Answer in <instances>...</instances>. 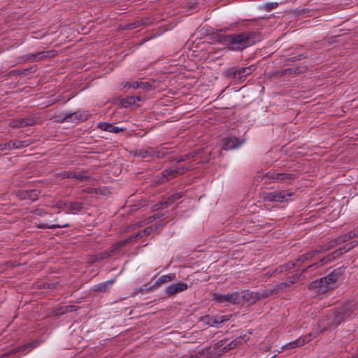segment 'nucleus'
<instances>
[{"label": "nucleus", "instance_id": "1", "mask_svg": "<svg viewBox=\"0 0 358 358\" xmlns=\"http://www.w3.org/2000/svg\"><path fill=\"white\" fill-rule=\"evenodd\" d=\"M259 40V34L253 31L239 34L220 36L218 38V41L229 50H243L255 44Z\"/></svg>", "mask_w": 358, "mask_h": 358}, {"label": "nucleus", "instance_id": "2", "mask_svg": "<svg viewBox=\"0 0 358 358\" xmlns=\"http://www.w3.org/2000/svg\"><path fill=\"white\" fill-rule=\"evenodd\" d=\"M342 269L341 268L335 269L327 276L323 278H320V280L318 281H315L314 282V287H318L320 288V291L323 292L332 289L334 286V284L338 280V279L342 275Z\"/></svg>", "mask_w": 358, "mask_h": 358}, {"label": "nucleus", "instance_id": "3", "mask_svg": "<svg viewBox=\"0 0 358 358\" xmlns=\"http://www.w3.org/2000/svg\"><path fill=\"white\" fill-rule=\"evenodd\" d=\"M352 310L348 306L343 307L336 310L333 315L327 317L329 326H338L341 322L352 318Z\"/></svg>", "mask_w": 358, "mask_h": 358}, {"label": "nucleus", "instance_id": "4", "mask_svg": "<svg viewBox=\"0 0 358 358\" xmlns=\"http://www.w3.org/2000/svg\"><path fill=\"white\" fill-rule=\"evenodd\" d=\"M275 292V289H266L261 292H253L248 290L239 292L241 294V301L245 300L249 303H255L257 301L267 298Z\"/></svg>", "mask_w": 358, "mask_h": 358}, {"label": "nucleus", "instance_id": "5", "mask_svg": "<svg viewBox=\"0 0 358 358\" xmlns=\"http://www.w3.org/2000/svg\"><path fill=\"white\" fill-rule=\"evenodd\" d=\"M266 180H271L273 182H288L296 178V176L291 173H277L269 171L264 176Z\"/></svg>", "mask_w": 358, "mask_h": 358}, {"label": "nucleus", "instance_id": "6", "mask_svg": "<svg viewBox=\"0 0 358 358\" xmlns=\"http://www.w3.org/2000/svg\"><path fill=\"white\" fill-rule=\"evenodd\" d=\"M214 299L220 303L237 304L241 303V294L239 292L227 293L226 294H215Z\"/></svg>", "mask_w": 358, "mask_h": 358}, {"label": "nucleus", "instance_id": "7", "mask_svg": "<svg viewBox=\"0 0 358 358\" xmlns=\"http://www.w3.org/2000/svg\"><path fill=\"white\" fill-rule=\"evenodd\" d=\"M319 333L317 331H313L310 332L308 336H306L305 338H299L296 339V341H292L290 343H288L283 345L282 347V349H291L294 348L296 347H300L305 343L309 342L311 341L312 338H315L318 336Z\"/></svg>", "mask_w": 358, "mask_h": 358}, {"label": "nucleus", "instance_id": "8", "mask_svg": "<svg viewBox=\"0 0 358 358\" xmlns=\"http://www.w3.org/2000/svg\"><path fill=\"white\" fill-rule=\"evenodd\" d=\"M189 285L185 282H176L167 286L165 289V295L167 297L173 296L178 293L185 291L188 289Z\"/></svg>", "mask_w": 358, "mask_h": 358}, {"label": "nucleus", "instance_id": "9", "mask_svg": "<svg viewBox=\"0 0 358 358\" xmlns=\"http://www.w3.org/2000/svg\"><path fill=\"white\" fill-rule=\"evenodd\" d=\"M187 169L188 168H185V166L166 169L162 172V176L165 178L166 180H169L177 177L179 175L185 173Z\"/></svg>", "mask_w": 358, "mask_h": 358}, {"label": "nucleus", "instance_id": "10", "mask_svg": "<svg viewBox=\"0 0 358 358\" xmlns=\"http://www.w3.org/2000/svg\"><path fill=\"white\" fill-rule=\"evenodd\" d=\"M292 193L284 192H268L266 193L264 198L269 201L282 202L287 201V196H292Z\"/></svg>", "mask_w": 358, "mask_h": 358}, {"label": "nucleus", "instance_id": "11", "mask_svg": "<svg viewBox=\"0 0 358 358\" xmlns=\"http://www.w3.org/2000/svg\"><path fill=\"white\" fill-rule=\"evenodd\" d=\"M243 143V141H241L236 137L226 138L224 140L222 148L224 150L234 149V148H236L237 147L240 146Z\"/></svg>", "mask_w": 358, "mask_h": 358}, {"label": "nucleus", "instance_id": "12", "mask_svg": "<svg viewBox=\"0 0 358 358\" xmlns=\"http://www.w3.org/2000/svg\"><path fill=\"white\" fill-rule=\"evenodd\" d=\"M317 252L316 251H311L309 252H307L305 255H303L300 257L299 259H298L296 262V263H289L286 266V269H291L294 266H299L300 262H304L305 261L308 259H311L314 255H315Z\"/></svg>", "mask_w": 358, "mask_h": 358}, {"label": "nucleus", "instance_id": "13", "mask_svg": "<svg viewBox=\"0 0 358 358\" xmlns=\"http://www.w3.org/2000/svg\"><path fill=\"white\" fill-rule=\"evenodd\" d=\"M88 118V114L86 113L76 112L66 115L64 117V120L66 121H84Z\"/></svg>", "mask_w": 358, "mask_h": 358}, {"label": "nucleus", "instance_id": "14", "mask_svg": "<svg viewBox=\"0 0 358 358\" xmlns=\"http://www.w3.org/2000/svg\"><path fill=\"white\" fill-rule=\"evenodd\" d=\"M255 70V66L253 65H251V66H249L247 67H244V68H241V69L236 70L234 72V77L237 78H242L243 77H245V76L250 75Z\"/></svg>", "mask_w": 358, "mask_h": 358}, {"label": "nucleus", "instance_id": "15", "mask_svg": "<svg viewBox=\"0 0 358 358\" xmlns=\"http://www.w3.org/2000/svg\"><path fill=\"white\" fill-rule=\"evenodd\" d=\"M34 122L31 118H22L20 120H13L10 122V125L12 127H24L28 125H31Z\"/></svg>", "mask_w": 358, "mask_h": 358}, {"label": "nucleus", "instance_id": "16", "mask_svg": "<svg viewBox=\"0 0 358 358\" xmlns=\"http://www.w3.org/2000/svg\"><path fill=\"white\" fill-rule=\"evenodd\" d=\"M39 191L36 189L24 190L19 193V196L24 199L35 201L37 199Z\"/></svg>", "mask_w": 358, "mask_h": 358}, {"label": "nucleus", "instance_id": "17", "mask_svg": "<svg viewBox=\"0 0 358 358\" xmlns=\"http://www.w3.org/2000/svg\"><path fill=\"white\" fill-rule=\"evenodd\" d=\"M64 206H65L66 213L76 214V213L80 212L83 208L81 203H77V202H76V203L67 202V203L64 204Z\"/></svg>", "mask_w": 358, "mask_h": 358}, {"label": "nucleus", "instance_id": "18", "mask_svg": "<svg viewBox=\"0 0 358 358\" xmlns=\"http://www.w3.org/2000/svg\"><path fill=\"white\" fill-rule=\"evenodd\" d=\"M176 278L174 273H169L162 275L155 283V286H159L162 284L169 282Z\"/></svg>", "mask_w": 358, "mask_h": 358}, {"label": "nucleus", "instance_id": "19", "mask_svg": "<svg viewBox=\"0 0 358 358\" xmlns=\"http://www.w3.org/2000/svg\"><path fill=\"white\" fill-rule=\"evenodd\" d=\"M153 150L151 148L138 149L135 150L134 155L141 158H146L149 156L152 155Z\"/></svg>", "mask_w": 358, "mask_h": 358}, {"label": "nucleus", "instance_id": "20", "mask_svg": "<svg viewBox=\"0 0 358 358\" xmlns=\"http://www.w3.org/2000/svg\"><path fill=\"white\" fill-rule=\"evenodd\" d=\"M9 150L17 149L29 145L28 141H10L8 142Z\"/></svg>", "mask_w": 358, "mask_h": 358}, {"label": "nucleus", "instance_id": "21", "mask_svg": "<svg viewBox=\"0 0 358 358\" xmlns=\"http://www.w3.org/2000/svg\"><path fill=\"white\" fill-rule=\"evenodd\" d=\"M331 259V257L330 255H327V257L321 259L320 260V262H317L315 264H313L311 265H309L307 268H306L305 269L303 270V272H304L305 271H306V270H308L309 268H316V267L320 266L322 265H324L327 262H329Z\"/></svg>", "mask_w": 358, "mask_h": 358}, {"label": "nucleus", "instance_id": "22", "mask_svg": "<svg viewBox=\"0 0 358 358\" xmlns=\"http://www.w3.org/2000/svg\"><path fill=\"white\" fill-rule=\"evenodd\" d=\"M73 178L80 181H84L89 178V176L86 171H74Z\"/></svg>", "mask_w": 358, "mask_h": 358}, {"label": "nucleus", "instance_id": "23", "mask_svg": "<svg viewBox=\"0 0 358 358\" xmlns=\"http://www.w3.org/2000/svg\"><path fill=\"white\" fill-rule=\"evenodd\" d=\"M181 196L182 195L180 193L175 194L170 196L166 203H167V205H171L172 203H176L178 200H179L181 198Z\"/></svg>", "mask_w": 358, "mask_h": 358}, {"label": "nucleus", "instance_id": "24", "mask_svg": "<svg viewBox=\"0 0 358 358\" xmlns=\"http://www.w3.org/2000/svg\"><path fill=\"white\" fill-rule=\"evenodd\" d=\"M67 224L64 225H59V224H51L48 225L47 224L41 223L38 224L39 228H43V229H55V228H64L67 227Z\"/></svg>", "mask_w": 358, "mask_h": 358}, {"label": "nucleus", "instance_id": "25", "mask_svg": "<svg viewBox=\"0 0 358 358\" xmlns=\"http://www.w3.org/2000/svg\"><path fill=\"white\" fill-rule=\"evenodd\" d=\"M113 282V280H109L104 283H101L97 285L96 290L101 292H106L108 289V285H111Z\"/></svg>", "mask_w": 358, "mask_h": 358}, {"label": "nucleus", "instance_id": "26", "mask_svg": "<svg viewBox=\"0 0 358 358\" xmlns=\"http://www.w3.org/2000/svg\"><path fill=\"white\" fill-rule=\"evenodd\" d=\"M123 104L125 107L131 106L136 104V99H134V96L127 97L123 102Z\"/></svg>", "mask_w": 358, "mask_h": 358}, {"label": "nucleus", "instance_id": "27", "mask_svg": "<svg viewBox=\"0 0 358 358\" xmlns=\"http://www.w3.org/2000/svg\"><path fill=\"white\" fill-rule=\"evenodd\" d=\"M155 229H156V227H154V226L148 227L142 232H140L138 236L142 237L143 236L149 235Z\"/></svg>", "mask_w": 358, "mask_h": 358}, {"label": "nucleus", "instance_id": "28", "mask_svg": "<svg viewBox=\"0 0 358 358\" xmlns=\"http://www.w3.org/2000/svg\"><path fill=\"white\" fill-rule=\"evenodd\" d=\"M110 125V123L102 122L99 123L98 127L103 131H109Z\"/></svg>", "mask_w": 358, "mask_h": 358}, {"label": "nucleus", "instance_id": "29", "mask_svg": "<svg viewBox=\"0 0 358 358\" xmlns=\"http://www.w3.org/2000/svg\"><path fill=\"white\" fill-rule=\"evenodd\" d=\"M73 173H74V171H64V172L61 173L60 175L63 178H73Z\"/></svg>", "mask_w": 358, "mask_h": 358}, {"label": "nucleus", "instance_id": "30", "mask_svg": "<svg viewBox=\"0 0 358 358\" xmlns=\"http://www.w3.org/2000/svg\"><path fill=\"white\" fill-rule=\"evenodd\" d=\"M228 320V319L227 318V317H226V316H221V317H218V318H215V319L213 320V323H212V326H215V324H220V323H222V322H223L224 321H226V320Z\"/></svg>", "mask_w": 358, "mask_h": 358}, {"label": "nucleus", "instance_id": "31", "mask_svg": "<svg viewBox=\"0 0 358 358\" xmlns=\"http://www.w3.org/2000/svg\"><path fill=\"white\" fill-rule=\"evenodd\" d=\"M125 87H128L129 88L138 89L140 88V82L136 81L132 83H127Z\"/></svg>", "mask_w": 358, "mask_h": 358}, {"label": "nucleus", "instance_id": "32", "mask_svg": "<svg viewBox=\"0 0 358 358\" xmlns=\"http://www.w3.org/2000/svg\"><path fill=\"white\" fill-rule=\"evenodd\" d=\"M123 130H124L123 128H120V127H116V126H113V124H111L110 127L109 132H113V133H115V134H117L120 131H122Z\"/></svg>", "mask_w": 358, "mask_h": 358}, {"label": "nucleus", "instance_id": "33", "mask_svg": "<svg viewBox=\"0 0 358 358\" xmlns=\"http://www.w3.org/2000/svg\"><path fill=\"white\" fill-rule=\"evenodd\" d=\"M140 88L149 90L152 88V85L147 82H140Z\"/></svg>", "mask_w": 358, "mask_h": 358}, {"label": "nucleus", "instance_id": "34", "mask_svg": "<svg viewBox=\"0 0 358 358\" xmlns=\"http://www.w3.org/2000/svg\"><path fill=\"white\" fill-rule=\"evenodd\" d=\"M305 278L304 275H303L302 273H300L299 275H296L294 276L291 280H290V282L291 283H294L299 280H303V278Z\"/></svg>", "mask_w": 358, "mask_h": 358}, {"label": "nucleus", "instance_id": "35", "mask_svg": "<svg viewBox=\"0 0 358 358\" xmlns=\"http://www.w3.org/2000/svg\"><path fill=\"white\" fill-rule=\"evenodd\" d=\"M278 6L277 3H270L265 6L266 10H271Z\"/></svg>", "mask_w": 358, "mask_h": 358}, {"label": "nucleus", "instance_id": "36", "mask_svg": "<svg viewBox=\"0 0 358 358\" xmlns=\"http://www.w3.org/2000/svg\"><path fill=\"white\" fill-rule=\"evenodd\" d=\"M66 203H67V202L59 201L56 204V207L59 208V209H62V210H64L66 212V208H65L64 204H66Z\"/></svg>", "mask_w": 358, "mask_h": 358}, {"label": "nucleus", "instance_id": "37", "mask_svg": "<svg viewBox=\"0 0 358 358\" xmlns=\"http://www.w3.org/2000/svg\"><path fill=\"white\" fill-rule=\"evenodd\" d=\"M9 150V144L8 142L6 143H1L0 144V152Z\"/></svg>", "mask_w": 358, "mask_h": 358}, {"label": "nucleus", "instance_id": "38", "mask_svg": "<svg viewBox=\"0 0 358 358\" xmlns=\"http://www.w3.org/2000/svg\"><path fill=\"white\" fill-rule=\"evenodd\" d=\"M36 345H37V344H36V343H29V344H27V345H26L22 346V347L21 348V349H22V350H24L25 348H29V347H31V348H33L36 347Z\"/></svg>", "mask_w": 358, "mask_h": 358}, {"label": "nucleus", "instance_id": "39", "mask_svg": "<svg viewBox=\"0 0 358 358\" xmlns=\"http://www.w3.org/2000/svg\"><path fill=\"white\" fill-rule=\"evenodd\" d=\"M134 99H136V101H143L145 100V98L141 95H136L134 96Z\"/></svg>", "mask_w": 358, "mask_h": 358}, {"label": "nucleus", "instance_id": "40", "mask_svg": "<svg viewBox=\"0 0 358 358\" xmlns=\"http://www.w3.org/2000/svg\"><path fill=\"white\" fill-rule=\"evenodd\" d=\"M125 243H126V241H120V242L117 243L116 245L117 249L124 246L125 245Z\"/></svg>", "mask_w": 358, "mask_h": 358}, {"label": "nucleus", "instance_id": "41", "mask_svg": "<svg viewBox=\"0 0 358 358\" xmlns=\"http://www.w3.org/2000/svg\"><path fill=\"white\" fill-rule=\"evenodd\" d=\"M237 343H238V341H232V342H231V343L229 344V349L234 348V347L236 345Z\"/></svg>", "mask_w": 358, "mask_h": 358}, {"label": "nucleus", "instance_id": "42", "mask_svg": "<svg viewBox=\"0 0 358 358\" xmlns=\"http://www.w3.org/2000/svg\"><path fill=\"white\" fill-rule=\"evenodd\" d=\"M355 236V234H353L352 235L350 234L348 236H345V238H343V240H342V241H345L347 240V238H351V237H352V236Z\"/></svg>", "mask_w": 358, "mask_h": 358}, {"label": "nucleus", "instance_id": "43", "mask_svg": "<svg viewBox=\"0 0 358 358\" xmlns=\"http://www.w3.org/2000/svg\"><path fill=\"white\" fill-rule=\"evenodd\" d=\"M42 53H38L37 55H33L32 57L36 58L37 56L41 55Z\"/></svg>", "mask_w": 358, "mask_h": 358}, {"label": "nucleus", "instance_id": "44", "mask_svg": "<svg viewBox=\"0 0 358 358\" xmlns=\"http://www.w3.org/2000/svg\"><path fill=\"white\" fill-rule=\"evenodd\" d=\"M354 245H352L350 246V247L347 249V250H350V248H352V247H354Z\"/></svg>", "mask_w": 358, "mask_h": 358}, {"label": "nucleus", "instance_id": "45", "mask_svg": "<svg viewBox=\"0 0 358 358\" xmlns=\"http://www.w3.org/2000/svg\"><path fill=\"white\" fill-rule=\"evenodd\" d=\"M137 27V25L136 24V22L134 24V28H136Z\"/></svg>", "mask_w": 358, "mask_h": 358}, {"label": "nucleus", "instance_id": "46", "mask_svg": "<svg viewBox=\"0 0 358 358\" xmlns=\"http://www.w3.org/2000/svg\"><path fill=\"white\" fill-rule=\"evenodd\" d=\"M357 358H358V353H357Z\"/></svg>", "mask_w": 358, "mask_h": 358}]
</instances>
